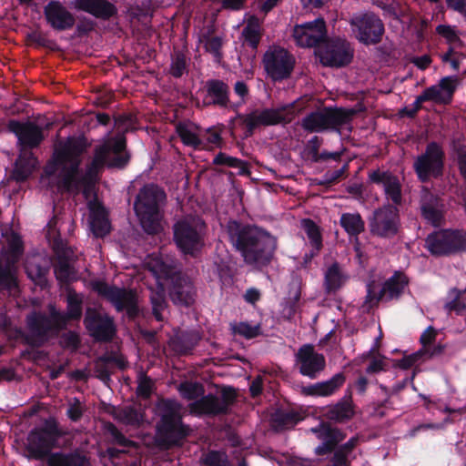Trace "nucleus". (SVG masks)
<instances>
[{
  "label": "nucleus",
  "mask_w": 466,
  "mask_h": 466,
  "mask_svg": "<svg viewBox=\"0 0 466 466\" xmlns=\"http://www.w3.org/2000/svg\"><path fill=\"white\" fill-rule=\"evenodd\" d=\"M155 288L150 286L153 313L157 320L162 319L161 312L166 308L165 287L169 279L173 286L170 298L175 304L189 305L194 300V288L187 278L175 275L173 268L160 258H152L148 262ZM150 285H153L152 283Z\"/></svg>",
  "instance_id": "nucleus-1"
},
{
  "label": "nucleus",
  "mask_w": 466,
  "mask_h": 466,
  "mask_svg": "<svg viewBox=\"0 0 466 466\" xmlns=\"http://www.w3.org/2000/svg\"><path fill=\"white\" fill-rule=\"evenodd\" d=\"M228 232L247 263L263 266L272 259L277 248L274 237L256 228L241 226L237 221L228 222Z\"/></svg>",
  "instance_id": "nucleus-2"
},
{
  "label": "nucleus",
  "mask_w": 466,
  "mask_h": 466,
  "mask_svg": "<svg viewBox=\"0 0 466 466\" xmlns=\"http://www.w3.org/2000/svg\"><path fill=\"white\" fill-rule=\"evenodd\" d=\"M87 143L84 137H69L60 142L55 149L52 161L46 168V175L57 179L59 187L70 189L76 182L79 157L86 149Z\"/></svg>",
  "instance_id": "nucleus-3"
},
{
  "label": "nucleus",
  "mask_w": 466,
  "mask_h": 466,
  "mask_svg": "<svg viewBox=\"0 0 466 466\" xmlns=\"http://www.w3.org/2000/svg\"><path fill=\"white\" fill-rule=\"evenodd\" d=\"M165 200V192L157 186H146L140 190L135 210L146 232L154 234L161 229L160 207Z\"/></svg>",
  "instance_id": "nucleus-4"
},
{
  "label": "nucleus",
  "mask_w": 466,
  "mask_h": 466,
  "mask_svg": "<svg viewBox=\"0 0 466 466\" xmlns=\"http://www.w3.org/2000/svg\"><path fill=\"white\" fill-rule=\"evenodd\" d=\"M126 140L123 136L106 139L96 150L95 157L86 170V177L92 181L104 166L108 167H123L129 160L125 151Z\"/></svg>",
  "instance_id": "nucleus-5"
},
{
  "label": "nucleus",
  "mask_w": 466,
  "mask_h": 466,
  "mask_svg": "<svg viewBox=\"0 0 466 466\" xmlns=\"http://www.w3.org/2000/svg\"><path fill=\"white\" fill-rule=\"evenodd\" d=\"M204 222L198 217H187L174 226V239L184 253L194 256L203 246Z\"/></svg>",
  "instance_id": "nucleus-6"
},
{
  "label": "nucleus",
  "mask_w": 466,
  "mask_h": 466,
  "mask_svg": "<svg viewBox=\"0 0 466 466\" xmlns=\"http://www.w3.org/2000/svg\"><path fill=\"white\" fill-rule=\"evenodd\" d=\"M295 64L294 56L279 46H269L262 57L264 71L274 82L288 79L294 70Z\"/></svg>",
  "instance_id": "nucleus-7"
},
{
  "label": "nucleus",
  "mask_w": 466,
  "mask_h": 466,
  "mask_svg": "<svg viewBox=\"0 0 466 466\" xmlns=\"http://www.w3.org/2000/svg\"><path fill=\"white\" fill-rule=\"evenodd\" d=\"M426 247L436 256L463 251L466 249V233L457 229L436 231L426 238Z\"/></svg>",
  "instance_id": "nucleus-8"
},
{
  "label": "nucleus",
  "mask_w": 466,
  "mask_h": 466,
  "mask_svg": "<svg viewBox=\"0 0 466 466\" xmlns=\"http://www.w3.org/2000/svg\"><path fill=\"white\" fill-rule=\"evenodd\" d=\"M353 111L342 108H325L313 112L302 120V127L310 132H321L348 123Z\"/></svg>",
  "instance_id": "nucleus-9"
},
{
  "label": "nucleus",
  "mask_w": 466,
  "mask_h": 466,
  "mask_svg": "<svg viewBox=\"0 0 466 466\" xmlns=\"http://www.w3.org/2000/svg\"><path fill=\"white\" fill-rule=\"evenodd\" d=\"M350 25L354 36L365 45L379 43L384 33L382 21L371 13L352 16Z\"/></svg>",
  "instance_id": "nucleus-10"
},
{
  "label": "nucleus",
  "mask_w": 466,
  "mask_h": 466,
  "mask_svg": "<svg viewBox=\"0 0 466 466\" xmlns=\"http://www.w3.org/2000/svg\"><path fill=\"white\" fill-rule=\"evenodd\" d=\"M294 104L282 106L276 109L255 111L245 117L244 123L250 132L260 126L277 125L290 122L296 116Z\"/></svg>",
  "instance_id": "nucleus-11"
},
{
  "label": "nucleus",
  "mask_w": 466,
  "mask_h": 466,
  "mask_svg": "<svg viewBox=\"0 0 466 466\" xmlns=\"http://www.w3.org/2000/svg\"><path fill=\"white\" fill-rule=\"evenodd\" d=\"M58 436L59 432L54 422H47L44 428L32 431L26 444L30 456L35 459L45 457L53 448Z\"/></svg>",
  "instance_id": "nucleus-12"
},
{
  "label": "nucleus",
  "mask_w": 466,
  "mask_h": 466,
  "mask_svg": "<svg viewBox=\"0 0 466 466\" xmlns=\"http://www.w3.org/2000/svg\"><path fill=\"white\" fill-rule=\"evenodd\" d=\"M166 411L162 415L163 431L169 444H177L188 432L181 422L180 405L172 400L163 402Z\"/></svg>",
  "instance_id": "nucleus-13"
},
{
  "label": "nucleus",
  "mask_w": 466,
  "mask_h": 466,
  "mask_svg": "<svg viewBox=\"0 0 466 466\" xmlns=\"http://www.w3.org/2000/svg\"><path fill=\"white\" fill-rule=\"evenodd\" d=\"M317 53L321 64L327 66H344L350 64L353 57V49L350 43L343 39H336L328 43Z\"/></svg>",
  "instance_id": "nucleus-14"
},
{
  "label": "nucleus",
  "mask_w": 466,
  "mask_h": 466,
  "mask_svg": "<svg viewBox=\"0 0 466 466\" xmlns=\"http://www.w3.org/2000/svg\"><path fill=\"white\" fill-rule=\"evenodd\" d=\"M399 210L393 206H385L374 212L370 222V231L380 238H391L399 230Z\"/></svg>",
  "instance_id": "nucleus-15"
},
{
  "label": "nucleus",
  "mask_w": 466,
  "mask_h": 466,
  "mask_svg": "<svg viewBox=\"0 0 466 466\" xmlns=\"http://www.w3.org/2000/svg\"><path fill=\"white\" fill-rule=\"evenodd\" d=\"M443 167V152L435 144H430L424 154L418 157L414 163L415 170L420 180L424 181L431 177H437L441 173Z\"/></svg>",
  "instance_id": "nucleus-16"
},
{
  "label": "nucleus",
  "mask_w": 466,
  "mask_h": 466,
  "mask_svg": "<svg viewBox=\"0 0 466 466\" xmlns=\"http://www.w3.org/2000/svg\"><path fill=\"white\" fill-rule=\"evenodd\" d=\"M297 45L302 47L315 46L326 37V25L323 19L298 25L293 29Z\"/></svg>",
  "instance_id": "nucleus-17"
},
{
  "label": "nucleus",
  "mask_w": 466,
  "mask_h": 466,
  "mask_svg": "<svg viewBox=\"0 0 466 466\" xmlns=\"http://www.w3.org/2000/svg\"><path fill=\"white\" fill-rule=\"evenodd\" d=\"M296 363L300 373L311 379L323 370L326 365L324 356L316 352L311 345H304L299 350Z\"/></svg>",
  "instance_id": "nucleus-18"
},
{
  "label": "nucleus",
  "mask_w": 466,
  "mask_h": 466,
  "mask_svg": "<svg viewBox=\"0 0 466 466\" xmlns=\"http://www.w3.org/2000/svg\"><path fill=\"white\" fill-rule=\"evenodd\" d=\"M407 285V277L400 272H396L385 282L383 288L380 290H376L374 283L369 284L367 300L370 303H376L384 296H387L389 299L398 298Z\"/></svg>",
  "instance_id": "nucleus-19"
},
{
  "label": "nucleus",
  "mask_w": 466,
  "mask_h": 466,
  "mask_svg": "<svg viewBox=\"0 0 466 466\" xmlns=\"http://www.w3.org/2000/svg\"><path fill=\"white\" fill-rule=\"evenodd\" d=\"M93 288L98 294L110 300L118 310H132L136 306V294L131 290L109 287L103 282L94 283Z\"/></svg>",
  "instance_id": "nucleus-20"
},
{
  "label": "nucleus",
  "mask_w": 466,
  "mask_h": 466,
  "mask_svg": "<svg viewBox=\"0 0 466 466\" xmlns=\"http://www.w3.org/2000/svg\"><path fill=\"white\" fill-rule=\"evenodd\" d=\"M8 127L17 137L20 151L38 146L43 139L42 130L34 124L10 121Z\"/></svg>",
  "instance_id": "nucleus-21"
},
{
  "label": "nucleus",
  "mask_w": 466,
  "mask_h": 466,
  "mask_svg": "<svg viewBox=\"0 0 466 466\" xmlns=\"http://www.w3.org/2000/svg\"><path fill=\"white\" fill-rule=\"evenodd\" d=\"M85 324L90 334L98 340H108L115 333L113 320L106 315L87 310Z\"/></svg>",
  "instance_id": "nucleus-22"
},
{
  "label": "nucleus",
  "mask_w": 466,
  "mask_h": 466,
  "mask_svg": "<svg viewBox=\"0 0 466 466\" xmlns=\"http://www.w3.org/2000/svg\"><path fill=\"white\" fill-rule=\"evenodd\" d=\"M27 324L34 335L42 337L51 329H59L65 324V316L56 312L54 308L50 309V317L40 313H33L27 318Z\"/></svg>",
  "instance_id": "nucleus-23"
},
{
  "label": "nucleus",
  "mask_w": 466,
  "mask_h": 466,
  "mask_svg": "<svg viewBox=\"0 0 466 466\" xmlns=\"http://www.w3.org/2000/svg\"><path fill=\"white\" fill-rule=\"evenodd\" d=\"M458 83L456 76L443 77L438 85H434L423 91L424 98L440 104L450 103Z\"/></svg>",
  "instance_id": "nucleus-24"
},
{
  "label": "nucleus",
  "mask_w": 466,
  "mask_h": 466,
  "mask_svg": "<svg viewBox=\"0 0 466 466\" xmlns=\"http://www.w3.org/2000/svg\"><path fill=\"white\" fill-rule=\"evenodd\" d=\"M45 15L51 26L57 30L71 28L75 18L59 2L52 1L45 8Z\"/></svg>",
  "instance_id": "nucleus-25"
},
{
  "label": "nucleus",
  "mask_w": 466,
  "mask_h": 466,
  "mask_svg": "<svg viewBox=\"0 0 466 466\" xmlns=\"http://www.w3.org/2000/svg\"><path fill=\"white\" fill-rule=\"evenodd\" d=\"M371 181L382 186L386 197L395 204L401 200V190L399 179L388 172L375 171L370 176Z\"/></svg>",
  "instance_id": "nucleus-26"
},
{
  "label": "nucleus",
  "mask_w": 466,
  "mask_h": 466,
  "mask_svg": "<svg viewBox=\"0 0 466 466\" xmlns=\"http://www.w3.org/2000/svg\"><path fill=\"white\" fill-rule=\"evenodd\" d=\"M443 206L437 197L428 190H423L421 196V214L433 226H439L443 218Z\"/></svg>",
  "instance_id": "nucleus-27"
},
{
  "label": "nucleus",
  "mask_w": 466,
  "mask_h": 466,
  "mask_svg": "<svg viewBox=\"0 0 466 466\" xmlns=\"http://www.w3.org/2000/svg\"><path fill=\"white\" fill-rule=\"evenodd\" d=\"M73 5L99 18H108L116 12L115 6L105 0H75Z\"/></svg>",
  "instance_id": "nucleus-28"
},
{
  "label": "nucleus",
  "mask_w": 466,
  "mask_h": 466,
  "mask_svg": "<svg viewBox=\"0 0 466 466\" xmlns=\"http://www.w3.org/2000/svg\"><path fill=\"white\" fill-rule=\"evenodd\" d=\"M311 431L317 433L318 438L323 441V443L316 448L318 454L330 451L337 443L344 439V435L339 431L331 429L326 424H321L318 429H311Z\"/></svg>",
  "instance_id": "nucleus-29"
},
{
  "label": "nucleus",
  "mask_w": 466,
  "mask_h": 466,
  "mask_svg": "<svg viewBox=\"0 0 466 466\" xmlns=\"http://www.w3.org/2000/svg\"><path fill=\"white\" fill-rule=\"evenodd\" d=\"M89 225L96 237H104L110 231V223L104 208L99 205H90Z\"/></svg>",
  "instance_id": "nucleus-30"
},
{
  "label": "nucleus",
  "mask_w": 466,
  "mask_h": 466,
  "mask_svg": "<svg viewBox=\"0 0 466 466\" xmlns=\"http://www.w3.org/2000/svg\"><path fill=\"white\" fill-rule=\"evenodd\" d=\"M355 414L354 406L350 398L342 399L334 405L328 406L324 412L327 419L342 422L353 418Z\"/></svg>",
  "instance_id": "nucleus-31"
},
{
  "label": "nucleus",
  "mask_w": 466,
  "mask_h": 466,
  "mask_svg": "<svg viewBox=\"0 0 466 466\" xmlns=\"http://www.w3.org/2000/svg\"><path fill=\"white\" fill-rule=\"evenodd\" d=\"M207 96L205 102L219 106H226L228 102V87L219 80H211L207 82Z\"/></svg>",
  "instance_id": "nucleus-32"
},
{
  "label": "nucleus",
  "mask_w": 466,
  "mask_h": 466,
  "mask_svg": "<svg viewBox=\"0 0 466 466\" xmlns=\"http://www.w3.org/2000/svg\"><path fill=\"white\" fill-rule=\"evenodd\" d=\"M226 403L220 399L208 395L200 400L195 401L190 405V410L196 414H216L226 410Z\"/></svg>",
  "instance_id": "nucleus-33"
},
{
  "label": "nucleus",
  "mask_w": 466,
  "mask_h": 466,
  "mask_svg": "<svg viewBox=\"0 0 466 466\" xmlns=\"http://www.w3.org/2000/svg\"><path fill=\"white\" fill-rule=\"evenodd\" d=\"M35 167L36 160L32 154L28 151H21L15 162L13 176L18 181L25 180L31 175Z\"/></svg>",
  "instance_id": "nucleus-34"
},
{
  "label": "nucleus",
  "mask_w": 466,
  "mask_h": 466,
  "mask_svg": "<svg viewBox=\"0 0 466 466\" xmlns=\"http://www.w3.org/2000/svg\"><path fill=\"white\" fill-rule=\"evenodd\" d=\"M348 276L338 263H333L325 273V288L328 292L336 291L347 281Z\"/></svg>",
  "instance_id": "nucleus-35"
},
{
  "label": "nucleus",
  "mask_w": 466,
  "mask_h": 466,
  "mask_svg": "<svg viewBox=\"0 0 466 466\" xmlns=\"http://www.w3.org/2000/svg\"><path fill=\"white\" fill-rule=\"evenodd\" d=\"M177 131L185 145L195 148L201 145V131L197 126L190 123L179 124Z\"/></svg>",
  "instance_id": "nucleus-36"
},
{
  "label": "nucleus",
  "mask_w": 466,
  "mask_h": 466,
  "mask_svg": "<svg viewBox=\"0 0 466 466\" xmlns=\"http://www.w3.org/2000/svg\"><path fill=\"white\" fill-rule=\"evenodd\" d=\"M300 227L307 235L310 245L318 252L322 247V238L319 227L311 219L304 218L300 221Z\"/></svg>",
  "instance_id": "nucleus-37"
},
{
  "label": "nucleus",
  "mask_w": 466,
  "mask_h": 466,
  "mask_svg": "<svg viewBox=\"0 0 466 466\" xmlns=\"http://www.w3.org/2000/svg\"><path fill=\"white\" fill-rule=\"evenodd\" d=\"M340 225L350 235H357L364 229V222L357 213H345L340 218Z\"/></svg>",
  "instance_id": "nucleus-38"
},
{
  "label": "nucleus",
  "mask_w": 466,
  "mask_h": 466,
  "mask_svg": "<svg viewBox=\"0 0 466 466\" xmlns=\"http://www.w3.org/2000/svg\"><path fill=\"white\" fill-rule=\"evenodd\" d=\"M242 35L245 41L253 48H256L260 40V25L258 19L252 17L248 21L243 29Z\"/></svg>",
  "instance_id": "nucleus-39"
},
{
  "label": "nucleus",
  "mask_w": 466,
  "mask_h": 466,
  "mask_svg": "<svg viewBox=\"0 0 466 466\" xmlns=\"http://www.w3.org/2000/svg\"><path fill=\"white\" fill-rule=\"evenodd\" d=\"M345 378L341 373L335 374L330 380L318 382L319 383V397H328L337 391L342 386Z\"/></svg>",
  "instance_id": "nucleus-40"
},
{
  "label": "nucleus",
  "mask_w": 466,
  "mask_h": 466,
  "mask_svg": "<svg viewBox=\"0 0 466 466\" xmlns=\"http://www.w3.org/2000/svg\"><path fill=\"white\" fill-rule=\"evenodd\" d=\"M116 418L127 425H138L143 420L142 414L131 407L119 410Z\"/></svg>",
  "instance_id": "nucleus-41"
},
{
  "label": "nucleus",
  "mask_w": 466,
  "mask_h": 466,
  "mask_svg": "<svg viewBox=\"0 0 466 466\" xmlns=\"http://www.w3.org/2000/svg\"><path fill=\"white\" fill-rule=\"evenodd\" d=\"M231 329L235 334L240 335L246 339H253L258 336L260 332L258 325L252 326L247 322L231 324Z\"/></svg>",
  "instance_id": "nucleus-42"
},
{
  "label": "nucleus",
  "mask_w": 466,
  "mask_h": 466,
  "mask_svg": "<svg viewBox=\"0 0 466 466\" xmlns=\"http://www.w3.org/2000/svg\"><path fill=\"white\" fill-rule=\"evenodd\" d=\"M183 398L187 400H195L204 393V389L201 384L197 382H185L179 386L178 389Z\"/></svg>",
  "instance_id": "nucleus-43"
},
{
  "label": "nucleus",
  "mask_w": 466,
  "mask_h": 466,
  "mask_svg": "<svg viewBox=\"0 0 466 466\" xmlns=\"http://www.w3.org/2000/svg\"><path fill=\"white\" fill-rule=\"evenodd\" d=\"M213 162L217 165H226L228 167H238L240 169L241 174L248 172L245 162L236 157H229L224 153H219L217 155Z\"/></svg>",
  "instance_id": "nucleus-44"
},
{
  "label": "nucleus",
  "mask_w": 466,
  "mask_h": 466,
  "mask_svg": "<svg viewBox=\"0 0 466 466\" xmlns=\"http://www.w3.org/2000/svg\"><path fill=\"white\" fill-rule=\"evenodd\" d=\"M55 273L58 280L70 281L76 279V270L68 261L61 260L55 268Z\"/></svg>",
  "instance_id": "nucleus-45"
},
{
  "label": "nucleus",
  "mask_w": 466,
  "mask_h": 466,
  "mask_svg": "<svg viewBox=\"0 0 466 466\" xmlns=\"http://www.w3.org/2000/svg\"><path fill=\"white\" fill-rule=\"evenodd\" d=\"M81 299L76 293H69L67 297V316L78 319L81 316Z\"/></svg>",
  "instance_id": "nucleus-46"
},
{
  "label": "nucleus",
  "mask_w": 466,
  "mask_h": 466,
  "mask_svg": "<svg viewBox=\"0 0 466 466\" xmlns=\"http://www.w3.org/2000/svg\"><path fill=\"white\" fill-rule=\"evenodd\" d=\"M26 272L35 282L39 285H44L46 282L45 276L46 274V268H39L34 262L28 261L26 263Z\"/></svg>",
  "instance_id": "nucleus-47"
},
{
  "label": "nucleus",
  "mask_w": 466,
  "mask_h": 466,
  "mask_svg": "<svg viewBox=\"0 0 466 466\" xmlns=\"http://www.w3.org/2000/svg\"><path fill=\"white\" fill-rule=\"evenodd\" d=\"M462 292L463 291L459 290L457 289H453L451 290V295L453 297V299L445 305V308L449 311L453 310L456 312H461L466 309L465 304L463 302H461L460 299Z\"/></svg>",
  "instance_id": "nucleus-48"
},
{
  "label": "nucleus",
  "mask_w": 466,
  "mask_h": 466,
  "mask_svg": "<svg viewBox=\"0 0 466 466\" xmlns=\"http://www.w3.org/2000/svg\"><path fill=\"white\" fill-rule=\"evenodd\" d=\"M437 332L432 327H429L420 336V342L423 345L422 355L429 354L430 357H432L435 352H429L426 349L428 345H431L436 338Z\"/></svg>",
  "instance_id": "nucleus-49"
},
{
  "label": "nucleus",
  "mask_w": 466,
  "mask_h": 466,
  "mask_svg": "<svg viewBox=\"0 0 466 466\" xmlns=\"http://www.w3.org/2000/svg\"><path fill=\"white\" fill-rule=\"evenodd\" d=\"M208 466H229L227 456L224 453L213 451L206 459Z\"/></svg>",
  "instance_id": "nucleus-50"
},
{
  "label": "nucleus",
  "mask_w": 466,
  "mask_h": 466,
  "mask_svg": "<svg viewBox=\"0 0 466 466\" xmlns=\"http://www.w3.org/2000/svg\"><path fill=\"white\" fill-rule=\"evenodd\" d=\"M221 46L222 40L219 37H211L205 44L206 50L212 53L217 59H219L221 56Z\"/></svg>",
  "instance_id": "nucleus-51"
},
{
  "label": "nucleus",
  "mask_w": 466,
  "mask_h": 466,
  "mask_svg": "<svg viewBox=\"0 0 466 466\" xmlns=\"http://www.w3.org/2000/svg\"><path fill=\"white\" fill-rule=\"evenodd\" d=\"M185 69H186V58L183 56H177L172 60L171 68H170L171 74L176 77H179L183 75Z\"/></svg>",
  "instance_id": "nucleus-52"
},
{
  "label": "nucleus",
  "mask_w": 466,
  "mask_h": 466,
  "mask_svg": "<svg viewBox=\"0 0 466 466\" xmlns=\"http://www.w3.org/2000/svg\"><path fill=\"white\" fill-rule=\"evenodd\" d=\"M152 387L153 381L149 378L146 376L141 377L137 390V394L147 398L150 395Z\"/></svg>",
  "instance_id": "nucleus-53"
},
{
  "label": "nucleus",
  "mask_w": 466,
  "mask_h": 466,
  "mask_svg": "<svg viewBox=\"0 0 466 466\" xmlns=\"http://www.w3.org/2000/svg\"><path fill=\"white\" fill-rule=\"evenodd\" d=\"M357 443V439L355 438H351L342 448L341 451H338L336 454H335V460H336V463L339 464V465H342V464H345L346 463V458L344 456H342L341 454L343 452H349L356 445Z\"/></svg>",
  "instance_id": "nucleus-54"
},
{
  "label": "nucleus",
  "mask_w": 466,
  "mask_h": 466,
  "mask_svg": "<svg viewBox=\"0 0 466 466\" xmlns=\"http://www.w3.org/2000/svg\"><path fill=\"white\" fill-rule=\"evenodd\" d=\"M0 286L12 291L16 288V278L15 274L9 271L6 274L0 275Z\"/></svg>",
  "instance_id": "nucleus-55"
},
{
  "label": "nucleus",
  "mask_w": 466,
  "mask_h": 466,
  "mask_svg": "<svg viewBox=\"0 0 466 466\" xmlns=\"http://www.w3.org/2000/svg\"><path fill=\"white\" fill-rule=\"evenodd\" d=\"M83 409L79 401L76 400L71 403L68 410L67 415L72 420H77L82 416Z\"/></svg>",
  "instance_id": "nucleus-56"
},
{
  "label": "nucleus",
  "mask_w": 466,
  "mask_h": 466,
  "mask_svg": "<svg viewBox=\"0 0 466 466\" xmlns=\"http://www.w3.org/2000/svg\"><path fill=\"white\" fill-rule=\"evenodd\" d=\"M421 355L422 351H418L414 354L404 357L402 360H400L399 367L404 370L410 368Z\"/></svg>",
  "instance_id": "nucleus-57"
},
{
  "label": "nucleus",
  "mask_w": 466,
  "mask_h": 466,
  "mask_svg": "<svg viewBox=\"0 0 466 466\" xmlns=\"http://www.w3.org/2000/svg\"><path fill=\"white\" fill-rule=\"evenodd\" d=\"M385 363L382 358H373L367 367L368 373H377L384 370Z\"/></svg>",
  "instance_id": "nucleus-58"
},
{
  "label": "nucleus",
  "mask_w": 466,
  "mask_h": 466,
  "mask_svg": "<svg viewBox=\"0 0 466 466\" xmlns=\"http://www.w3.org/2000/svg\"><path fill=\"white\" fill-rule=\"evenodd\" d=\"M437 32L449 41H455L457 39L454 29L450 25H441L437 27Z\"/></svg>",
  "instance_id": "nucleus-59"
},
{
  "label": "nucleus",
  "mask_w": 466,
  "mask_h": 466,
  "mask_svg": "<svg viewBox=\"0 0 466 466\" xmlns=\"http://www.w3.org/2000/svg\"><path fill=\"white\" fill-rule=\"evenodd\" d=\"M49 466H68L67 455L53 454L48 459Z\"/></svg>",
  "instance_id": "nucleus-60"
},
{
  "label": "nucleus",
  "mask_w": 466,
  "mask_h": 466,
  "mask_svg": "<svg viewBox=\"0 0 466 466\" xmlns=\"http://www.w3.org/2000/svg\"><path fill=\"white\" fill-rule=\"evenodd\" d=\"M449 7L466 16V0H446Z\"/></svg>",
  "instance_id": "nucleus-61"
},
{
  "label": "nucleus",
  "mask_w": 466,
  "mask_h": 466,
  "mask_svg": "<svg viewBox=\"0 0 466 466\" xmlns=\"http://www.w3.org/2000/svg\"><path fill=\"white\" fill-rule=\"evenodd\" d=\"M68 466H88L85 457L78 454L67 455Z\"/></svg>",
  "instance_id": "nucleus-62"
},
{
  "label": "nucleus",
  "mask_w": 466,
  "mask_h": 466,
  "mask_svg": "<svg viewBox=\"0 0 466 466\" xmlns=\"http://www.w3.org/2000/svg\"><path fill=\"white\" fill-rule=\"evenodd\" d=\"M425 101H428L427 98H424V92L419 96L412 104V107L410 109L405 108L406 115L412 116L420 108L421 104Z\"/></svg>",
  "instance_id": "nucleus-63"
},
{
  "label": "nucleus",
  "mask_w": 466,
  "mask_h": 466,
  "mask_svg": "<svg viewBox=\"0 0 466 466\" xmlns=\"http://www.w3.org/2000/svg\"><path fill=\"white\" fill-rule=\"evenodd\" d=\"M300 393L304 396L319 397V383L301 387Z\"/></svg>",
  "instance_id": "nucleus-64"
}]
</instances>
